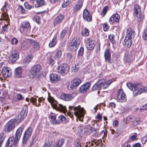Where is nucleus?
I'll return each mask as SVG.
<instances>
[{"instance_id": "obj_1", "label": "nucleus", "mask_w": 147, "mask_h": 147, "mask_svg": "<svg viewBox=\"0 0 147 147\" xmlns=\"http://www.w3.org/2000/svg\"><path fill=\"white\" fill-rule=\"evenodd\" d=\"M22 130V128L21 127H19L16 133L15 138L13 137L9 138L7 142L6 147H12L14 145L16 146L18 143L19 140L20 138Z\"/></svg>"}, {"instance_id": "obj_2", "label": "nucleus", "mask_w": 147, "mask_h": 147, "mask_svg": "<svg viewBox=\"0 0 147 147\" xmlns=\"http://www.w3.org/2000/svg\"><path fill=\"white\" fill-rule=\"evenodd\" d=\"M69 111L74 113V115L76 116L80 121H83V118L84 116V110L81 108L80 106L75 107L73 106H69Z\"/></svg>"}, {"instance_id": "obj_3", "label": "nucleus", "mask_w": 147, "mask_h": 147, "mask_svg": "<svg viewBox=\"0 0 147 147\" xmlns=\"http://www.w3.org/2000/svg\"><path fill=\"white\" fill-rule=\"evenodd\" d=\"M128 87L133 91V95L134 96L141 94L142 92L147 91V87H139L138 85H134L131 83H127V84Z\"/></svg>"}, {"instance_id": "obj_4", "label": "nucleus", "mask_w": 147, "mask_h": 147, "mask_svg": "<svg viewBox=\"0 0 147 147\" xmlns=\"http://www.w3.org/2000/svg\"><path fill=\"white\" fill-rule=\"evenodd\" d=\"M48 100L50 102L53 108L57 111L64 112L66 111L65 107L61 104H59L52 97L49 96L47 98Z\"/></svg>"}, {"instance_id": "obj_5", "label": "nucleus", "mask_w": 147, "mask_h": 147, "mask_svg": "<svg viewBox=\"0 0 147 147\" xmlns=\"http://www.w3.org/2000/svg\"><path fill=\"white\" fill-rule=\"evenodd\" d=\"M32 128L29 127L25 130L22 139V143L23 144H26V142L30 137L32 133Z\"/></svg>"}, {"instance_id": "obj_6", "label": "nucleus", "mask_w": 147, "mask_h": 147, "mask_svg": "<svg viewBox=\"0 0 147 147\" xmlns=\"http://www.w3.org/2000/svg\"><path fill=\"white\" fill-rule=\"evenodd\" d=\"M80 42V40L78 38L74 37L72 42L69 43V50L72 51H75L78 47Z\"/></svg>"}, {"instance_id": "obj_7", "label": "nucleus", "mask_w": 147, "mask_h": 147, "mask_svg": "<svg viewBox=\"0 0 147 147\" xmlns=\"http://www.w3.org/2000/svg\"><path fill=\"white\" fill-rule=\"evenodd\" d=\"M134 10L135 16L138 18V21H141L144 19V16L141 12L140 7L138 5L136 4L134 6Z\"/></svg>"}, {"instance_id": "obj_8", "label": "nucleus", "mask_w": 147, "mask_h": 147, "mask_svg": "<svg viewBox=\"0 0 147 147\" xmlns=\"http://www.w3.org/2000/svg\"><path fill=\"white\" fill-rule=\"evenodd\" d=\"M16 122V121L15 119L11 120L5 125L4 129V131L7 133L11 131L15 127V123Z\"/></svg>"}, {"instance_id": "obj_9", "label": "nucleus", "mask_w": 147, "mask_h": 147, "mask_svg": "<svg viewBox=\"0 0 147 147\" xmlns=\"http://www.w3.org/2000/svg\"><path fill=\"white\" fill-rule=\"evenodd\" d=\"M69 70V66L66 63L61 64L58 67L57 71L60 74H67Z\"/></svg>"}, {"instance_id": "obj_10", "label": "nucleus", "mask_w": 147, "mask_h": 147, "mask_svg": "<svg viewBox=\"0 0 147 147\" xmlns=\"http://www.w3.org/2000/svg\"><path fill=\"white\" fill-rule=\"evenodd\" d=\"M81 82V81L80 79L78 78L74 79L69 83L67 88L69 90H72L74 88L77 87Z\"/></svg>"}, {"instance_id": "obj_11", "label": "nucleus", "mask_w": 147, "mask_h": 147, "mask_svg": "<svg viewBox=\"0 0 147 147\" xmlns=\"http://www.w3.org/2000/svg\"><path fill=\"white\" fill-rule=\"evenodd\" d=\"M117 97L119 101L121 102H123L126 100V98L125 93L123 90L120 89L117 91Z\"/></svg>"}, {"instance_id": "obj_12", "label": "nucleus", "mask_w": 147, "mask_h": 147, "mask_svg": "<svg viewBox=\"0 0 147 147\" xmlns=\"http://www.w3.org/2000/svg\"><path fill=\"white\" fill-rule=\"evenodd\" d=\"M41 68L39 65H37L34 66L30 70L31 77L33 78L40 71Z\"/></svg>"}, {"instance_id": "obj_13", "label": "nucleus", "mask_w": 147, "mask_h": 147, "mask_svg": "<svg viewBox=\"0 0 147 147\" xmlns=\"http://www.w3.org/2000/svg\"><path fill=\"white\" fill-rule=\"evenodd\" d=\"M30 27V23L28 21H24L21 23L20 30L22 33H26L27 29Z\"/></svg>"}, {"instance_id": "obj_14", "label": "nucleus", "mask_w": 147, "mask_h": 147, "mask_svg": "<svg viewBox=\"0 0 147 147\" xmlns=\"http://www.w3.org/2000/svg\"><path fill=\"white\" fill-rule=\"evenodd\" d=\"M27 111L26 109H23L20 113L16 117V122H20L25 117L27 114Z\"/></svg>"}, {"instance_id": "obj_15", "label": "nucleus", "mask_w": 147, "mask_h": 147, "mask_svg": "<svg viewBox=\"0 0 147 147\" xmlns=\"http://www.w3.org/2000/svg\"><path fill=\"white\" fill-rule=\"evenodd\" d=\"M57 115L55 114L51 113L49 116V118H50V121L52 124L57 125L60 124L59 121V119L56 118Z\"/></svg>"}, {"instance_id": "obj_16", "label": "nucleus", "mask_w": 147, "mask_h": 147, "mask_svg": "<svg viewBox=\"0 0 147 147\" xmlns=\"http://www.w3.org/2000/svg\"><path fill=\"white\" fill-rule=\"evenodd\" d=\"M19 57V55L18 52L15 51H13L9 57V59L12 63H14Z\"/></svg>"}, {"instance_id": "obj_17", "label": "nucleus", "mask_w": 147, "mask_h": 147, "mask_svg": "<svg viewBox=\"0 0 147 147\" xmlns=\"http://www.w3.org/2000/svg\"><path fill=\"white\" fill-rule=\"evenodd\" d=\"M3 77L6 78L9 77L11 75V71L10 69L8 67H4L1 71Z\"/></svg>"}, {"instance_id": "obj_18", "label": "nucleus", "mask_w": 147, "mask_h": 147, "mask_svg": "<svg viewBox=\"0 0 147 147\" xmlns=\"http://www.w3.org/2000/svg\"><path fill=\"white\" fill-rule=\"evenodd\" d=\"M83 17L84 19L88 22H90L92 20V16L89 11L85 9L83 11Z\"/></svg>"}, {"instance_id": "obj_19", "label": "nucleus", "mask_w": 147, "mask_h": 147, "mask_svg": "<svg viewBox=\"0 0 147 147\" xmlns=\"http://www.w3.org/2000/svg\"><path fill=\"white\" fill-rule=\"evenodd\" d=\"M86 46L87 49L90 50H93L95 47L94 43L91 39H88L86 41Z\"/></svg>"}, {"instance_id": "obj_20", "label": "nucleus", "mask_w": 147, "mask_h": 147, "mask_svg": "<svg viewBox=\"0 0 147 147\" xmlns=\"http://www.w3.org/2000/svg\"><path fill=\"white\" fill-rule=\"evenodd\" d=\"M102 83L100 84L101 88L102 87L104 89L107 88L108 86L113 82V81L111 80H109L106 82L105 79H102L99 80Z\"/></svg>"}, {"instance_id": "obj_21", "label": "nucleus", "mask_w": 147, "mask_h": 147, "mask_svg": "<svg viewBox=\"0 0 147 147\" xmlns=\"http://www.w3.org/2000/svg\"><path fill=\"white\" fill-rule=\"evenodd\" d=\"M90 86V84L87 83L80 87L79 91L81 93H84L88 90Z\"/></svg>"}, {"instance_id": "obj_22", "label": "nucleus", "mask_w": 147, "mask_h": 147, "mask_svg": "<svg viewBox=\"0 0 147 147\" xmlns=\"http://www.w3.org/2000/svg\"><path fill=\"white\" fill-rule=\"evenodd\" d=\"M64 17V15L60 14L54 20V26L58 25L61 23Z\"/></svg>"}, {"instance_id": "obj_23", "label": "nucleus", "mask_w": 147, "mask_h": 147, "mask_svg": "<svg viewBox=\"0 0 147 147\" xmlns=\"http://www.w3.org/2000/svg\"><path fill=\"white\" fill-rule=\"evenodd\" d=\"M83 5L82 1L78 0L73 7V12L76 13L80 10Z\"/></svg>"}, {"instance_id": "obj_24", "label": "nucleus", "mask_w": 147, "mask_h": 147, "mask_svg": "<svg viewBox=\"0 0 147 147\" xmlns=\"http://www.w3.org/2000/svg\"><path fill=\"white\" fill-rule=\"evenodd\" d=\"M104 56L106 61L107 62L109 63H111V53L109 49H107L105 50Z\"/></svg>"}, {"instance_id": "obj_25", "label": "nucleus", "mask_w": 147, "mask_h": 147, "mask_svg": "<svg viewBox=\"0 0 147 147\" xmlns=\"http://www.w3.org/2000/svg\"><path fill=\"white\" fill-rule=\"evenodd\" d=\"M28 41L31 43V45L34 49L36 50L39 49L40 46L38 42L37 41L31 39H28Z\"/></svg>"}, {"instance_id": "obj_26", "label": "nucleus", "mask_w": 147, "mask_h": 147, "mask_svg": "<svg viewBox=\"0 0 147 147\" xmlns=\"http://www.w3.org/2000/svg\"><path fill=\"white\" fill-rule=\"evenodd\" d=\"M61 98L64 100L69 101L72 99L73 96L71 94H63L61 95Z\"/></svg>"}, {"instance_id": "obj_27", "label": "nucleus", "mask_w": 147, "mask_h": 147, "mask_svg": "<svg viewBox=\"0 0 147 147\" xmlns=\"http://www.w3.org/2000/svg\"><path fill=\"white\" fill-rule=\"evenodd\" d=\"M126 35L125 37H127L130 38L133 37L135 35V32L134 30L130 28H129L126 32Z\"/></svg>"}, {"instance_id": "obj_28", "label": "nucleus", "mask_w": 147, "mask_h": 147, "mask_svg": "<svg viewBox=\"0 0 147 147\" xmlns=\"http://www.w3.org/2000/svg\"><path fill=\"white\" fill-rule=\"evenodd\" d=\"M22 69L20 67H18L15 69L14 76L17 78H20L22 76Z\"/></svg>"}, {"instance_id": "obj_29", "label": "nucleus", "mask_w": 147, "mask_h": 147, "mask_svg": "<svg viewBox=\"0 0 147 147\" xmlns=\"http://www.w3.org/2000/svg\"><path fill=\"white\" fill-rule=\"evenodd\" d=\"M123 44L127 48L130 47L131 45V38L125 37Z\"/></svg>"}, {"instance_id": "obj_30", "label": "nucleus", "mask_w": 147, "mask_h": 147, "mask_svg": "<svg viewBox=\"0 0 147 147\" xmlns=\"http://www.w3.org/2000/svg\"><path fill=\"white\" fill-rule=\"evenodd\" d=\"M64 139L61 138L57 140L53 145L57 147H61L64 144Z\"/></svg>"}, {"instance_id": "obj_31", "label": "nucleus", "mask_w": 147, "mask_h": 147, "mask_svg": "<svg viewBox=\"0 0 147 147\" xmlns=\"http://www.w3.org/2000/svg\"><path fill=\"white\" fill-rule=\"evenodd\" d=\"M50 80L52 82H55L59 79V76L56 74H52L50 76Z\"/></svg>"}, {"instance_id": "obj_32", "label": "nucleus", "mask_w": 147, "mask_h": 147, "mask_svg": "<svg viewBox=\"0 0 147 147\" xmlns=\"http://www.w3.org/2000/svg\"><path fill=\"white\" fill-rule=\"evenodd\" d=\"M20 45L21 48L23 50H26L29 47L28 44L25 41H22Z\"/></svg>"}, {"instance_id": "obj_33", "label": "nucleus", "mask_w": 147, "mask_h": 147, "mask_svg": "<svg viewBox=\"0 0 147 147\" xmlns=\"http://www.w3.org/2000/svg\"><path fill=\"white\" fill-rule=\"evenodd\" d=\"M36 3L35 5L36 7H40L45 4L44 0H36Z\"/></svg>"}, {"instance_id": "obj_34", "label": "nucleus", "mask_w": 147, "mask_h": 147, "mask_svg": "<svg viewBox=\"0 0 147 147\" xmlns=\"http://www.w3.org/2000/svg\"><path fill=\"white\" fill-rule=\"evenodd\" d=\"M102 83L99 80H98L93 86L92 90H99L101 89L100 84Z\"/></svg>"}, {"instance_id": "obj_35", "label": "nucleus", "mask_w": 147, "mask_h": 147, "mask_svg": "<svg viewBox=\"0 0 147 147\" xmlns=\"http://www.w3.org/2000/svg\"><path fill=\"white\" fill-rule=\"evenodd\" d=\"M89 30L86 28H84L81 32V34L84 36H87L89 35Z\"/></svg>"}, {"instance_id": "obj_36", "label": "nucleus", "mask_w": 147, "mask_h": 147, "mask_svg": "<svg viewBox=\"0 0 147 147\" xmlns=\"http://www.w3.org/2000/svg\"><path fill=\"white\" fill-rule=\"evenodd\" d=\"M32 55L30 54L28 55L24 60V62L26 64L28 63L32 60Z\"/></svg>"}, {"instance_id": "obj_37", "label": "nucleus", "mask_w": 147, "mask_h": 147, "mask_svg": "<svg viewBox=\"0 0 147 147\" xmlns=\"http://www.w3.org/2000/svg\"><path fill=\"white\" fill-rule=\"evenodd\" d=\"M5 20L6 21H8L9 20L8 15L5 13H2L1 18L0 19L1 20Z\"/></svg>"}, {"instance_id": "obj_38", "label": "nucleus", "mask_w": 147, "mask_h": 147, "mask_svg": "<svg viewBox=\"0 0 147 147\" xmlns=\"http://www.w3.org/2000/svg\"><path fill=\"white\" fill-rule=\"evenodd\" d=\"M112 16L113 17V18L115 22H119L120 18V16L117 13L114 14Z\"/></svg>"}, {"instance_id": "obj_39", "label": "nucleus", "mask_w": 147, "mask_h": 147, "mask_svg": "<svg viewBox=\"0 0 147 147\" xmlns=\"http://www.w3.org/2000/svg\"><path fill=\"white\" fill-rule=\"evenodd\" d=\"M5 137V135L4 133H2L0 134V147H1Z\"/></svg>"}, {"instance_id": "obj_40", "label": "nucleus", "mask_w": 147, "mask_h": 147, "mask_svg": "<svg viewBox=\"0 0 147 147\" xmlns=\"http://www.w3.org/2000/svg\"><path fill=\"white\" fill-rule=\"evenodd\" d=\"M79 69V66L78 64H75L73 65L71 70L72 71L74 72H77Z\"/></svg>"}, {"instance_id": "obj_41", "label": "nucleus", "mask_w": 147, "mask_h": 147, "mask_svg": "<svg viewBox=\"0 0 147 147\" xmlns=\"http://www.w3.org/2000/svg\"><path fill=\"white\" fill-rule=\"evenodd\" d=\"M56 38L54 37L53 38L49 44V46L50 47H52L55 46L56 44Z\"/></svg>"}, {"instance_id": "obj_42", "label": "nucleus", "mask_w": 147, "mask_h": 147, "mask_svg": "<svg viewBox=\"0 0 147 147\" xmlns=\"http://www.w3.org/2000/svg\"><path fill=\"white\" fill-rule=\"evenodd\" d=\"M84 48L83 47H81L78 51V57L79 58L82 57L83 55Z\"/></svg>"}, {"instance_id": "obj_43", "label": "nucleus", "mask_w": 147, "mask_h": 147, "mask_svg": "<svg viewBox=\"0 0 147 147\" xmlns=\"http://www.w3.org/2000/svg\"><path fill=\"white\" fill-rule=\"evenodd\" d=\"M108 8V7L107 6H105L103 9L102 12L101 13V15L102 17H104L106 14Z\"/></svg>"}, {"instance_id": "obj_44", "label": "nucleus", "mask_w": 147, "mask_h": 147, "mask_svg": "<svg viewBox=\"0 0 147 147\" xmlns=\"http://www.w3.org/2000/svg\"><path fill=\"white\" fill-rule=\"evenodd\" d=\"M142 37L144 40H147V29H146L144 30L142 34Z\"/></svg>"}, {"instance_id": "obj_45", "label": "nucleus", "mask_w": 147, "mask_h": 147, "mask_svg": "<svg viewBox=\"0 0 147 147\" xmlns=\"http://www.w3.org/2000/svg\"><path fill=\"white\" fill-rule=\"evenodd\" d=\"M51 145L52 142L48 140L45 142L42 147H51Z\"/></svg>"}, {"instance_id": "obj_46", "label": "nucleus", "mask_w": 147, "mask_h": 147, "mask_svg": "<svg viewBox=\"0 0 147 147\" xmlns=\"http://www.w3.org/2000/svg\"><path fill=\"white\" fill-rule=\"evenodd\" d=\"M71 0H66V1H64L62 5V7L65 8L68 6L71 3Z\"/></svg>"}, {"instance_id": "obj_47", "label": "nucleus", "mask_w": 147, "mask_h": 147, "mask_svg": "<svg viewBox=\"0 0 147 147\" xmlns=\"http://www.w3.org/2000/svg\"><path fill=\"white\" fill-rule=\"evenodd\" d=\"M18 9L20 12L21 13H24L25 12V10L21 5H18Z\"/></svg>"}, {"instance_id": "obj_48", "label": "nucleus", "mask_w": 147, "mask_h": 147, "mask_svg": "<svg viewBox=\"0 0 147 147\" xmlns=\"http://www.w3.org/2000/svg\"><path fill=\"white\" fill-rule=\"evenodd\" d=\"M115 36L113 34H110L109 36V38L111 42L113 44L115 43V41L114 40Z\"/></svg>"}, {"instance_id": "obj_49", "label": "nucleus", "mask_w": 147, "mask_h": 147, "mask_svg": "<svg viewBox=\"0 0 147 147\" xmlns=\"http://www.w3.org/2000/svg\"><path fill=\"white\" fill-rule=\"evenodd\" d=\"M140 121L139 119L138 118H136L135 119L134 121L133 122V124L134 126H136L140 123Z\"/></svg>"}, {"instance_id": "obj_50", "label": "nucleus", "mask_w": 147, "mask_h": 147, "mask_svg": "<svg viewBox=\"0 0 147 147\" xmlns=\"http://www.w3.org/2000/svg\"><path fill=\"white\" fill-rule=\"evenodd\" d=\"M62 54V52L61 51V50H58L55 56V59H58L61 56V55Z\"/></svg>"}, {"instance_id": "obj_51", "label": "nucleus", "mask_w": 147, "mask_h": 147, "mask_svg": "<svg viewBox=\"0 0 147 147\" xmlns=\"http://www.w3.org/2000/svg\"><path fill=\"white\" fill-rule=\"evenodd\" d=\"M109 27L107 23H105L103 25V28L104 31H107L109 29Z\"/></svg>"}, {"instance_id": "obj_52", "label": "nucleus", "mask_w": 147, "mask_h": 147, "mask_svg": "<svg viewBox=\"0 0 147 147\" xmlns=\"http://www.w3.org/2000/svg\"><path fill=\"white\" fill-rule=\"evenodd\" d=\"M72 56V55L70 53H68L66 54L67 60L69 62H71Z\"/></svg>"}, {"instance_id": "obj_53", "label": "nucleus", "mask_w": 147, "mask_h": 147, "mask_svg": "<svg viewBox=\"0 0 147 147\" xmlns=\"http://www.w3.org/2000/svg\"><path fill=\"white\" fill-rule=\"evenodd\" d=\"M58 119H59V121L60 124L61 123V121H65V117L63 115H61L59 116L58 117Z\"/></svg>"}, {"instance_id": "obj_54", "label": "nucleus", "mask_w": 147, "mask_h": 147, "mask_svg": "<svg viewBox=\"0 0 147 147\" xmlns=\"http://www.w3.org/2000/svg\"><path fill=\"white\" fill-rule=\"evenodd\" d=\"M67 32L65 30H63L61 32L60 36V39H62L66 33Z\"/></svg>"}, {"instance_id": "obj_55", "label": "nucleus", "mask_w": 147, "mask_h": 147, "mask_svg": "<svg viewBox=\"0 0 147 147\" xmlns=\"http://www.w3.org/2000/svg\"><path fill=\"white\" fill-rule=\"evenodd\" d=\"M24 5L26 9H30L32 7V6L31 5L29 4L27 2H26L25 3Z\"/></svg>"}, {"instance_id": "obj_56", "label": "nucleus", "mask_w": 147, "mask_h": 147, "mask_svg": "<svg viewBox=\"0 0 147 147\" xmlns=\"http://www.w3.org/2000/svg\"><path fill=\"white\" fill-rule=\"evenodd\" d=\"M18 42L17 39L16 38H13L11 41V43L12 45L16 44Z\"/></svg>"}, {"instance_id": "obj_57", "label": "nucleus", "mask_w": 147, "mask_h": 147, "mask_svg": "<svg viewBox=\"0 0 147 147\" xmlns=\"http://www.w3.org/2000/svg\"><path fill=\"white\" fill-rule=\"evenodd\" d=\"M17 99L19 100H21L24 99V98H23L22 95L20 94H17Z\"/></svg>"}, {"instance_id": "obj_58", "label": "nucleus", "mask_w": 147, "mask_h": 147, "mask_svg": "<svg viewBox=\"0 0 147 147\" xmlns=\"http://www.w3.org/2000/svg\"><path fill=\"white\" fill-rule=\"evenodd\" d=\"M147 109V104H146L145 105L143 106L142 108L140 109V111H146Z\"/></svg>"}, {"instance_id": "obj_59", "label": "nucleus", "mask_w": 147, "mask_h": 147, "mask_svg": "<svg viewBox=\"0 0 147 147\" xmlns=\"http://www.w3.org/2000/svg\"><path fill=\"white\" fill-rule=\"evenodd\" d=\"M30 100L31 102L34 103L36 101L37 99L34 97H31L30 98Z\"/></svg>"}, {"instance_id": "obj_60", "label": "nucleus", "mask_w": 147, "mask_h": 147, "mask_svg": "<svg viewBox=\"0 0 147 147\" xmlns=\"http://www.w3.org/2000/svg\"><path fill=\"white\" fill-rule=\"evenodd\" d=\"M100 134H103V136H102V138H103V137H104L105 136H107V131L105 129L104 130H102L101 131Z\"/></svg>"}, {"instance_id": "obj_61", "label": "nucleus", "mask_w": 147, "mask_h": 147, "mask_svg": "<svg viewBox=\"0 0 147 147\" xmlns=\"http://www.w3.org/2000/svg\"><path fill=\"white\" fill-rule=\"evenodd\" d=\"M147 141L146 136L143 137L142 139V142L143 144H145Z\"/></svg>"}, {"instance_id": "obj_62", "label": "nucleus", "mask_w": 147, "mask_h": 147, "mask_svg": "<svg viewBox=\"0 0 147 147\" xmlns=\"http://www.w3.org/2000/svg\"><path fill=\"white\" fill-rule=\"evenodd\" d=\"M113 17L112 16L110 17L109 20V22L110 24H112L115 21H114V20L113 18Z\"/></svg>"}, {"instance_id": "obj_63", "label": "nucleus", "mask_w": 147, "mask_h": 147, "mask_svg": "<svg viewBox=\"0 0 147 147\" xmlns=\"http://www.w3.org/2000/svg\"><path fill=\"white\" fill-rule=\"evenodd\" d=\"M49 62L50 64L52 65H53L55 63L54 60L51 57L50 58V61Z\"/></svg>"}, {"instance_id": "obj_64", "label": "nucleus", "mask_w": 147, "mask_h": 147, "mask_svg": "<svg viewBox=\"0 0 147 147\" xmlns=\"http://www.w3.org/2000/svg\"><path fill=\"white\" fill-rule=\"evenodd\" d=\"M40 17L38 16H36L34 17L36 22L38 24L40 23Z\"/></svg>"}]
</instances>
